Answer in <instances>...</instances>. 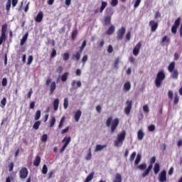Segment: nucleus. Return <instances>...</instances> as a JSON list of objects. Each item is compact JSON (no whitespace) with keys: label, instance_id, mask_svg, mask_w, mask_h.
Here are the masks:
<instances>
[{"label":"nucleus","instance_id":"60","mask_svg":"<svg viewBox=\"0 0 182 182\" xmlns=\"http://www.w3.org/2000/svg\"><path fill=\"white\" fill-rule=\"evenodd\" d=\"M117 4H119L118 0H112V1H111L112 6H117Z\"/></svg>","mask_w":182,"mask_h":182},{"label":"nucleus","instance_id":"9","mask_svg":"<svg viewBox=\"0 0 182 182\" xmlns=\"http://www.w3.org/2000/svg\"><path fill=\"white\" fill-rule=\"evenodd\" d=\"M180 22H181V18L178 17L174 22L173 26L171 28V32L172 33H173L174 35H176V33H177V28H178L180 26Z\"/></svg>","mask_w":182,"mask_h":182},{"label":"nucleus","instance_id":"28","mask_svg":"<svg viewBox=\"0 0 182 182\" xmlns=\"http://www.w3.org/2000/svg\"><path fill=\"white\" fill-rule=\"evenodd\" d=\"M137 137L139 140H141L144 137V132L142 129H139L137 133Z\"/></svg>","mask_w":182,"mask_h":182},{"label":"nucleus","instance_id":"33","mask_svg":"<svg viewBox=\"0 0 182 182\" xmlns=\"http://www.w3.org/2000/svg\"><path fill=\"white\" fill-rule=\"evenodd\" d=\"M7 29H8V24H6V23L3 24L1 26V33L6 35Z\"/></svg>","mask_w":182,"mask_h":182},{"label":"nucleus","instance_id":"26","mask_svg":"<svg viewBox=\"0 0 182 182\" xmlns=\"http://www.w3.org/2000/svg\"><path fill=\"white\" fill-rule=\"evenodd\" d=\"M112 182H122V175L117 173L115 174V178L112 181Z\"/></svg>","mask_w":182,"mask_h":182},{"label":"nucleus","instance_id":"13","mask_svg":"<svg viewBox=\"0 0 182 182\" xmlns=\"http://www.w3.org/2000/svg\"><path fill=\"white\" fill-rule=\"evenodd\" d=\"M149 26L151 27V32H156V31L159 28V23L152 20L149 21Z\"/></svg>","mask_w":182,"mask_h":182},{"label":"nucleus","instance_id":"35","mask_svg":"<svg viewBox=\"0 0 182 182\" xmlns=\"http://www.w3.org/2000/svg\"><path fill=\"white\" fill-rule=\"evenodd\" d=\"M141 161V155L140 154H138L134 161L135 166H137Z\"/></svg>","mask_w":182,"mask_h":182},{"label":"nucleus","instance_id":"19","mask_svg":"<svg viewBox=\"0 0 182 182\" xmlns=\"http://www.w3.org/2000/svg\"><path fill=\"white\" fill-rule=\"evenodd\" d=\"M105 16H109L112 18L113 16V9L112 8H107L105 10Z\"/></svg>","mask_w":182,"mask_h":182},{"label":"nucleus","instance_id":"23","mask_svg":"<svg viewBox=\"0 0 182 182\" xmlns=\"http://www.w3.org/2000/svg\"><path fill=\"white\" fill-rule=\"evenodd\" d=\"M131 89H132V84L130 83V82H127L124 85V90H125V92H129Z\"/></svg>","mask_w":182,"mask_h":182},{"label":"nucleus","instance_id":"32","mask_svg":"<svg viewBox=\"0 0 182 182\" xmlns=\"http://www.w3.org/2000/svg\"><path fill=\"white\" fill-rule=\"evenodd\" d=\"M68 76H69V73L68 72L64 73L61 76V81L66 82V80H68Z\"/></svg>","mask_w":182,"mask_h":182},{"label":"nucleus","instance_id":"22","mask_svg":"<svg viewBox=\"0 0 182 182\" xmlns=\"http://www.w3.org/2000/svg\"><path fill=\"white\" fill-rule=\"evenodd\" d=\"M107 147V145H106V144H105V145L97 144L95 147V151H102V150H103V149H106Z\"/></svg>","mask_w":182,"mask_h":182},{"label":"nucleus","instance_id":"42","mask_svg":"<svg viewBox=\"0 0 182 182\" xmlns=\"http://www.w3.org/2000/svg\"><path fill=\"white\" fill-rule=\"evenodd\" d=\"M55 123H56V119L55 117H53L50 120V127H53L55 126Z\"/></svg>","mask_w":182,"mask_h":182},{"label":"nucleus","instance_id":"40","mask_svg":"<svg viewBox=\"0 0 182 182\" xmlns=\"http://www.w3.org/2000/svg\"><path fill=\"white\" fill-rule=\"evenodd\" d=\"M146 167H147V164L146 163H144L139 165L137 166V168H139V170H146Z\"/></svg>","mask_w":182,"mask_h":182},{"label":"nucleus","instance_id":"21","mask_svg":"<svg viewBox=\"0 0 182 182\" xmlns=\"http://www.w3.org/2000/svg\"><path fill=\"white\" fill-rule=\"evenodd\" d=\"M175 68H176V63H175L174 61H173V62H171V63L169 64V65H168V72H170V73H173V71L175 70H174Z\"/></svg>","mask_w":182,"mask_h":182},{"label":"nucleus","instance_id":"56","mask_svg":"<svg viewBox=\"0 0 182 182\" xmlns=\"http://www.w3.org/2000/svg\"><path fill=\"white\" fill-rule=\"evenodd\" d=\"M148 130L149 132H154V130H156V127L154 126V124H151L148 127Z\"/></svg>","mask_w":182,"mask_h":182},{"label":"nucleus","instance_id":"8","mask_svg":"<svg viewBox=\"0 0 182 182\" xmlns=\"http://www.w3.org/2000/svg\"><path fill=\"white\" fill-rule=\"evenodd\" d=\"M11 4H12L13 8H15L18 5V0H8L6 4V11L9 12L11 11Z\"/></svg>","mask_w":182,"mask_h":182},{"label":"nucleus","instance_id":"48","mask_svg":"<svg viewBox=\"0 0 182 182\" xmlns=\"http://www.w3.org/2000/svg\"><path fill=\"white\" fill-rule=\"evenodd\" d=\"M76 36H77V30L75 29V30L73 31V32H72L71 37H72L73 41H75V39H76Z\"/></svg>","mask_w":182,"mask_h":182},{"label":"nucleus","instance_id":"14","mask_svg":"<svg viewBox=\"0 0 182 182\" xmlns=\"http://www.w3.org/2000/svg\"><path fill=\"white\" fill-rule=\"evenodd\" d=\"M124 139H126V131H122L117 135V140L121 141V144L124 141Z\"/></svg>","mask_w":182,"mask_h":182},{"label":"nucleus","instance_id":"41","mask_svg":"<svg viewBox=\"0 0 182 182\" xmlns=\"http://www.w3.org/2000/svg\"><path fill=\"white\" fill-rule=\"evenodd\" d=\"M40 126H41V121H36L33 125V129H35V130H38Z\"/></svg>","mask_w":182,"mask_h":182},{"label":"nucleus","instance_id":"5","mask_svg":"<svg viewBox=\"0 0 182 182\" xmlns=\"http://www.w3.org/2000/svg\"><path fill=\"white\" fill-rule=\"evenodd\" d=\"M28 174H29V171H28V168L23 166L21 168L18 172L19 178L21 180H25L26 177H28Z\"/></svg>","mask_w":182,"mask_h":182},{"label":"nucleus","instance_id":"34","mask_svg":"<svg viewBox=\"0 0 182 182\" xmlns=\"http://www.w3.org/2000/svg\"><path fill=\"white\" fill-rule=\"evenodd\" d=\"M76 84H77V87H81V86H82V82L77 81V82H76V80H73L72 81V82H71V86H72L73 87H74L75 85H76Z\"/></svg>","mask_w":182,"mask_h":182},{"label":"nucleus","instance_id":"62","mask_svg":"<svg viewBox=\"0 0 182 182\" xmlns=\"http://www.w3.org/2000/svg\"><path fill=\"white\" fill-rule=\"evenodd\" d=\"M82 62L85 65L87 62V55H85L82 58Z\"/></svg>","mask_w":182,"mask_h":182},{"label":"nucleus","instance_id":"63","mask_svg":"<svg viewBox=\"0 0 182 182\" xmlns=\"http://www.w3.org/2000/svg\"><path fill=\"white\" fill-rule=\"evenodd\" d=\"M63 70V67L59 66V67L57 68L56 72H57V73H59V74L60 75V73H62Z\"/></svg>","mask_w":182,"mask_h":182},{"label":"nucleus","instance_id":"39","mask_svg":"<svg viewBox=\"0 0 182 182\" xmlns=\"http://www.w3.org/2000/svg\"><path fill=\"white\" fill-rule=\"evenodd\" d=\"M119 63H120V58L117 57V58H115V62L114 65V68H115V69H119Z\"/></svg>","mask_w":182,"mask_h":182},{"label":"nucleus","instance_id":"20","mask_svg":"<svg viewBox=\"0 0 182 182\" xmlns=\"http://www.w3.org/2000/svg\"><path fill=\"white\" fill-rule=\"evenodd\" d=\"M28 36H29V33H26V34L23 36L22 39L20 41L21 46H23L25 45V42L28 41Z\"/></svg>","mask_w":182,"mask_h":182},{"label":"nucleus","instance_id":"25","mask_svg":"<svg viewBox=\"0 0 182 182\" xmlns=\"http://www.w3.org/2000/svg\"><path fill=\"white\" fill-rule=\"evenodd\" d=\"M104 22L105 25H110V23H112V17L105 16Z\"/></svg>","mask_w":182,"mask_h":182},{"label":"nucleus","instance_id":"3","mask_svg":"<svg viewBox=\"0 0 182 182\" xmlns=\"http://www.w3.org/2000/svg\"><path fill=\"white\" fill-rule=\"evenodd\" d=\"M86 43H87L86 40H84L81 46L80 47L79 50L77 51L75 54H73L72 55L73 60H74V59H75L76 60H80V55H82L85 48H86Z\"/></svg>","mask_w":182,"mask_h":182},{"label":"nucleus","instance_id":"18","mask_svg":"<svg viewBox=\"0 0 182 182\" xmlns=\"http://www.w3.org/2000/svg\"><path fill=\"white\" fill-rule=\"evenodd\" d=\"M55 90H56V82L53 81L50 85V95H53Z\"/></svg>","mask_w":182,"mask_h":182},{"label":"nucleus","instance_id":"6","mask_svg":"<svg viewBox=\"0 0 182 182\" xmlns=\"http://www.w3.org/2000/svg\"><path fill=\"white\" fill-rule=\"evenodd\" d=\"M72 138L70 136H65L62 140V143H64L63 147L60 149V152L63 153L65 150H66V147L69 146V143H70Z\"/></svg>","mask_w":182,"mask_h":182},{"label":"nucleus","instance_id":"24","mask_svg":"<svg viewBox=\"0 0 182 182\" xmlns=\"http://www.w3.org/2000/svg\"><path fill=\"white\" fill-rule=\"evenodd\" d=\"M95 176V172H91L85 178L84 182H90L92 181V180H93V177Z\"/></svg>","mask_w":182,"mask_h":182},{"label":"nucleus","instance_id":"4","mask_svg":"<svg viewBox=\"0 0 182 182\" xmlns=\"http://www.w3.org/2000/svg\"><path fill=\"white\" fill-rule=\"evenodd\" d=\"M154 163H156V156H153L151 159V164L146 169V171L143 172V173L141 174V177H147V175L150 174V171H151V168H153V164H154Z\"/></svg>","mask_w":182,"mask_h":182},{"label":"nucleus","instance_id":"54","mask_svg":"<svg viewBox=\"0 0 182 182\" xmlns=\"http://www.w3.org/2000/svg\"><path fill=\"white\" fill-rule=\"evenodd\" d=\"M63 122H65V117H63L60 121L58 129H62V127L63 126Z\"/></svg>","mask_w":182,"mask_h":182},{"label":"nucleus","instance_id":"12","mask_svg":"<svg viewBox=\"0 0 182 182\" xmlns=\"http://www.w3.org/2000/svg\"><path fill=\"white\" fill-rule=\"evenodd\" d=\"M140 49H141V41H139L134 48L133 55H134V56H137V55H139V53H140Z\"/></svg>","mask_w":182,"mask_h":182},{"label":"nucleus","instance_id":"64","mask_svg":"<svg viewBox=\"0 0 182 182\" xmlns=\"http://www.w3.org/2000/svg\"><path fill=\"white\" fill-rule=\"evenodd\" d=\"M107 52H108V53H112L113 52V46H112V45H109L108 46Z\"/></svg>","mask_w":182,"mask_h":182},{"label":"nucleus","instance_id":"16","mask_svg":"<svg viewBox=\"0 0 182 182\" xmlns=\"http://www.w3.org/2000/svg\"><path fill=\"white\" fill-rule=\"evenodd\" d=\"M42 19H43V12L39 11L35 18L36 22H42Z\"/></svg>","mask_w":182,"mask_h":182},{"label":"nucleus","instance_id":"52","mask_svg":"<svg viewBox=\"0 0 182 182\" xmlns=\"http://www.w3.org/2000/svg\"><path fill=\"white\" fill-rule=\"evenodd\" d=\"M141 2V0H136L135 3L134 4V9H136V8H139Z\"/></svg>","mask_w":182,"mask_h":182},{"label":"nucleus","instance_id":"31","mask_svg":"<svg viewBox=\"0 0 182 182\" xmlns=\"http://www.w3.org/2000/svg\"><path fill=\"white\" fill-rule=\"evenodd\" d=\"M106 6H107V3L106 1H102V4L100 9V14H102V12L105 11V9H106Z\"/></svg>","mask_w":182,"mask_h":182},{"label":"nucleus","instance_id":"46","mask_svg":"<svg viewBox=\"0 0 182 182\" xmlns=\"http://www.w3.org/2000/svg\"><path fill=\"white\" fill-rule=\"evenodd\" d=\"M136 158V151L133 152L129 157L130 163H133L134 161V159Z\"/></svg>","mask_w":182,"mask_h":182},{"label":"nucleus","instance_id":"27","mask_svg":"<svg viewBox=\"0 0 182 182\" xmlns=\"http://www.w3.org/2000/svg\"><path fill=\"white\" fill-rule=\"evenodd\" d=\"M33 164L36 167H38L41 164V156H36L35 160L33 161Z\"/></svg>","mask_w":182,"mask_h":182},{"label":"nucleus","instance_id":"37","mask_svg":"<svg viewBox=\"0 0 182 182\" xmlns=\"http://www.w3.org/2000/svg\"><path fill=\"white\" fill-rule=\"evenodd\" d=\"M85 160H87V161H89V160H92V148H89V152L85 157Z\"/></svg>","mask_w":182,"mask_h":182},{"label":"nucleus","instance_id":"44","mask_svg":"<svg viewBox=\"0 0 182 182\" xmlns=\"http://www.w3.org/2000/svg\"><path fill=\"white\" fill-rule=\"evenodd\" d=\"M63 106L64 109H68L69 106V100L68 99V97L64 99Z\"/></svg>","mask_w":182,"mask_h":182},{"label":"nucleus","instance_id":"55","mask_svg":"<svg viewBox=\"0 0 182 182\" xmlns=\"http://www.w3.org/2000/svg\"><path fill=\"white\" fill-rule=\"evenodd\" d=\"M33 62V56L29 55L27 61V65H31Z\"/></svg>","mask_w":182,"mask_h":182},{"label":"nucleus","instance_id":"30","mask_svg":"<svg viewBox=\"0 0 182 182\" xmlns=\"http://www.w3.org/2000/svg\"><path fill=\"white\" fill-rule=\"evenodd\" d=\"M154 174H159V171H160V164L159 163L155 164L154 167Z\"/></svg>","mask_w":182,"mask_h":182},{"label":"nucleus","instance_id":"45","mask_svg":"<svg viewBox=\"0 0 182 182\" xmlns=\"http://www.w3.org/2000/svg\"><path fill=\"white\" fill-rule=\"evenodd\" d=\"M69 58H70V55H69L68 53H65L63 55V60H65V62H66V60H69Z\"/></svg>","mask_w":182,"mask_h":182},{"label":"nucleus","instance_id":"38","mask_svg":"<svg viewBox=\"0 0 182 182\" xmlns=\"http://www.w3.org/2000/svg\"><path fill=\"white\" fill-rule=\"evenodd\" d=\"M171 77L173 79H178V71L177 70L172 72Z\"/></svg>","mask_w":182,"mask_h":182},{"label":"nucleus","instance_id":"53","mask_svg":"<svg viewBox=\"0 0 182 182\" xmlns=\"http://www.w3.org/2000/svg\"><path fill=\"white\" fill-rule=\"evenodd\" d=\"M164 42H167V43H170V38L167 37V36H165L162 38V43H164Z\"/></svg>","mask_w":182,"mask_h":182},{"label":"nucleus","instance_id":"36","mask_svg":"<svg viewBox=\"0 0 182 182\" xmlns=\"http://www.w3.org/2000/svg\"><path fill=\"white\" fill-rule=\"evenodd\" d=\"M5 41H6V34L1 33L0 36V46L2 45Z\"/></svg>","mask_w":182,"mask_h":182},{"label":"nucleus","instance_id":"15","mask_svg":"<svg viewBox=\"0 0 182 182\" xmlns=\"http://www.w3.org/2000/svg\"><path fill=\"white\" fill-rule=\"evenodd\" d=\"M114 31H116V28L114 27V26L111 25L107 30V31L105 32L106 35H113L114 33Z\"/></svg>","mask_w":182,"mask_h":182},{"label":"nucleus","instance_id":"47","mask_svg":"<svg viewBox=\"0 0 182 182\" xmlns=\"http://www.w3.org/2000/svg\"><path fill=\"white\" fill-rule=\"evenodd\" d=\"M35 120H38L41 119V110H37L36 114H35Z\"/></svg>","mask_w":182,"mask_h":182},{"label":"nucleus","instance_id":"29","mask_svg":"<svg viewBox=\"0 0 182 182\" xmlns=\"http://www.w3.org/2000/svg\"><path fill=\"white\" fill-rule=\"evenodd\" d=\"M53 107H54L55 112H56V110H58V109H59V99L57 98L54 100Z\"/></svg>","mask_w":182,"mask_h":182},{"label":"nucleus","instance_id":"61","mask_svg":"<svg viewBox=\"0 0 182 182\" xmlns=\"http://www.w3.org/2000/svg\"><path fill=\"white\" fill-rule=\"evenodd\" d=\"M55 56H56V50L55 48H53L50 54V58H55Z\"/></svg>","mask_w":182,"mask_h":182},{"label":"nucleus","instance_id":"17","mask_svg":"<svg viewBox=\"0 0 182 182\" xmlns=\"http://www.w3.org/2000/svg\"><path fill=\"white\" fill-rule=\"evenodd\" d=\"M81 116H82V111L80 109L77 110L74 115V119L75 122H79Z\"/></svg>","mask_w":182,"mask_h":182},{"label":"nucleus","instance_id":"57","mask_svg":"<svg viewBox=\"0 0 182 182\" xmlns=\"http://www.w3.org/2000/svg\"><path fill=\"white\" fill-rule=\"evenodd\" d=\"M143 110L145 113H149V112H150V109H149V105H144Z\"/></svg>","mask_w":182,"mask_h":182},{"label":"nucleus","instance_id":"1","mask_svg":"<svg viewBox=\"0 0 182 182\" xmlns=\"http://www.w3.org/2000/svg\"><path fill=\"white\" fill-rule=\"evenodd\" d=\"M119 123H120L119 118H115L113 120V117H109L106 121V126L107 127H111V133H114L119 126Z\"/></svg>","mask_w":182,"mask_h":182},{"label":"nucleus","instance_id":"7","mask_svg":"<svg viewBox=\"0 0 182 182\" xmlns=\"http://www.w3.org/2000/svg\"><path fill=\"white\" fill-rule=\"evenodd\" d=\"M125 33H126V28L122 27L121 28L118 29V31H117V41H122Z\"/></svg>","mask_w":182,"mask_h":182},{"label":"nucleus","instance_id":"49","mask_svg":"<svg viewBox=\"0 0 182 182\" xmlns=\"http://www.w3.org/2000/svg\"><path fill=\"white\" fill-rule=\"evenodd\" d=\"M41 173L43 174H46L48 173V166H46V164H44L43 166Z\"/></svg>","mask_w":182,"mask_h":182},{"label":"nucleus","instance_id":"50","mask_svg":"<svg viewBox=\"0 0 182 182\" xmlns=\"http://www.w3.org/2000/svg\"><path fill=\"white\" fill-rule=\"evenodd\" d=\"M41 141L43 143H46L48 141V134H44L41 137Z\"/></svg>","mask_w":182,"mask_h":182},{"label":"nucleus","instance_id":"10","mask_svg":"<svg viewBox=\"0 0 182 182\" xmlns=\"http://www.w3.org/2000/svg\"><path fill=\"white\" fill-rule=\"evenodd\" d=\"M127 107L124 108V113L127 116L130 114V112L132 110V106L133 105V101L132 100H127L126 102Z\"/></svg>","mask_w":182,"mask_h":182},{"label":"nucleus","instance_id":"43","mask_svg":"<svg viewBox=\"0 0 182 182\" xmlns=\"http://www.w3.org/2000/svg\"><path fill=\"white\" fill-rule=\"evenodd\" d=\"M5 106H6V97H4L1 100V107H2V109H4V107H5Z\"/></svg>","mask_w":182,"mask_h":182},{"label":"nucleus","instance_id":"2","mask_svg":"<svg viewBox=\"0 0 182 182\" xmlns=\"http://www.w3.org/2000/svg\"><path fill=\"white\" fill-rule=\"evenodd\" d=\"M166 79V74L164 71L161 70L156 75V78L155 80V85L156 87H160L161 86V83H163V80Z\"/></svg>","mask_w":182,"mask_h":182},{"label":"nucleus","instance_id":"11","mask_svg":"<svg viewBox=\"0 0 182 182\" xmlns=\"http://www.w3.org/2000/svg\"><path fill=\"white\" fill-rule=\"evenodd\" d=\"M159 181L160 182L167 181V172L163 170L159 175Z\"/></svg>","mask_w":182,"mask_h":182},{"label":"nucleus","instance_id":"58","mask_svg":"<svg viewBox=\"0 0 182 182\" xmlns=\"http://www.w3.org/2000/svg\"><path fill=\"white\" fill-rule=\"evenodd\" d=\"M131 38H132V33L130 31H128L126 34V41H130Z\"/></svg>","mask_w":182,"mask_h":182},{"label":"nucleus","instance_id":"59","mask_svg":"<svg viewBox=\"0 0 182 182\" xmlns=\"http://www.w3.org/2000/svg\"><path fill=\"white\" fill-rule=\"evenodd\" d=\"M14 167V162L10 163V164L9 165V171H13Z\"/></svg>","mask_w":182,"mask_h":182},{"label":"nucleus","instance_id":"51","mask_svg":"<svg viewBox=\"0 0 182 182\" xmlns=\"http://www.w3.org/2000/svg\"><path fill=\"white\" fill-rule=\"evenodd\" d=\"M1 85L3 87H5L8 85V79L6 77H4L1 81Z\"/></svg>","mask_w":182,"mask_h":182}]
</instances>
